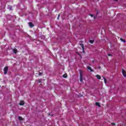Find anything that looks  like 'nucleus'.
<instances>
[{"mask_svg": "<svg viewBox=\"0 0 126 126\" xmlns=\"http://www.w3.org/2000/svg\"><path fill=\"white\" fill-rule=\"evenodd\" d=\"M90 43H91V44H93L94 43V40H90Z\"/></svg>", "mask_w": 126, "mask_h": 126, "instance_id": "dca6fc26", "label": "nucleus"}, {"mask_svg": "<svg viewBox=\"0 0 126 126\" xmlns=\"http://www.w3.org/2000/svg\"><path fill=\"white\" fill-rule=\"evenodd\" d=\"M80 46H81V47L83 50V53L84 54H85V51H84V45H83V44H82V43H81V44H80Z\"/></svg>", "mask_w": 126, "mask_h": 126, "instance_id": "7ed1b4c3", "label": "nucleus"}, {"mask_svg": "<svg viewBox=\"0 0 126 126\" xmlns=\"http://www.w3.org/2000/svg\"><path fill=\"white\" fill-rule=\"evenodd\" d=\"M94 18H95V17H94Z\"/></svg>", "mask_w": 126, "mask_h": 126, "instance_id": "b1692460", "label": "nucleus"}, {"mask_svg": "<svg viewBox=\"0 0 126 126\" xmlns=\"http://www.w3.org/2000/svg\"><path fill=\"white\" fill-rule=\"evenodd\" d=\"M4 74H6L7 73V71H8V67L7 66H5L4 69Z\"/></svg>", "mask_w": 126, "mask_h": 126, "instance_id": "f03ea898", "label": "nucleus"}, {"mask_svg": "<svg viewBox=\"0 0 126 126\" xmlns=\"http://www.w3.org/2000/svg\"><path fill=\"white\" fill-rule=\"evenodd\" d=\"M90 16H91L92 17H93V16H94V15L93 14H90Z\"/></svg>", "mask_w": 126, "mask_h": 126, "instance_id": "412c9836", "label": "nucleus"}, {"mask_svg": "<svg viewBox=\"0 0 126 126\" xmlns=\"http://www.w3.org/2000/svg\"><path fill=\"white\" fill-rule=\"evenodd\" d=\"M87 68L88 69H89V70H90V71H91L92 72H94V70L92 69V68L90 66H88Z\"/></svg>", "mask_w": 126, "mask_h": 126, "instance_id": "423d86ee", "label": "nucleus"}, {"mask_svg": "<svg viewBox=\"0 0 126 126\" xmlns=\"http://www.w3.org/2000/svg\"><path fill=\"white\" fill-rule=\"evenodd\" d=\"M121 41L124 42V43H126V40L124 39L123 38H120Z\"/></svg>", "mask_w": 126, "mask_h": 126, "instance_id": "2eb2a0df", "label": "nucleus"}, {"mask_svg": "<svg viewBox=\"0 0 126 126\" xmlns=\"http://www.w3.org/2000/svg\"><path fill=\"white\" fill-rule=\"evenodd\" d=\"M19 105H20V106H23L24 105V101L21 100L20 102L19 103Z\"/></svg>", "mask_w": 126, "mask_h": 126, "instance_id": "0eeeda50", "label": "nucleus"}, {"mask_svg": "<svg viewBox=\"0 0 126 126\" xmlns=\"http://www.w3.org/2000/svg\"><path fill=\"white\" fill-rule=\"evenodd\" d=\"M41 75H42V73L39 72L38 74H36L35 76L39 77V76H41Z\"/></svg>", "mask_w": 126, "mask_h": 126, "instance_id": "6e6552de", "label": "nucleus"}, {"mask_svg": "<svg viewBox=\"0 0 126 126\" xmlns=\"http://www.w3.org/2000/svg\"><path fill=\"white\" fill-rule=\"evenodd\" d=\"M63 77L64 78H67V74L66 73L64 74L63 75Z\"/></svg>", "mask_w": 126, "mask_h": 126, "instance_id": "9d476101", "label": "nucleus"}, {"mask_svg": "<svg viewBox=\"0 0 126 126\" xmlns=\"http://www.w3.org/2000/svg\"><path fill=\"white\" fill-rule=\"evenodd\" d=\"M108 57H112V54H108Z\"/></svg>", "mask_w": 126, "mask_h": 126, "instance_id": "6ab92c4d", "label": "nucleus"}, {"mask_svg": "<svg viewBox=\"0 0 126 126\" xmlns=\"http://www.w3.org/2000/svg\"><path fill=\"white\" fill-rule=\"evenodd\" d=\"M18 119H19V121H23V118L21 116H19Z\"/></svg>", "mask_w": 126, "mask_h": 126, "instance_id": "4468645a", "label": "nucleus"}, {"mask_svg": "<svg viewBox=\"0 0 126 126\" xmlns=\"http://www.w3.org/2000/svg\"><path fill=\"white\" fill-rule=\"evenodd\" d=\"M13 53L14 54H17V49L16 48H14L13 50Z\"/></svg>", "mask_w": 126, "mask_h": 126, "instance_id": "1a4fd4ad", "label": "nucleus"}, {"mask_svg": "<svg viewBox=\"0 0 126 126\" xmlns=\"http://www.w3.org/2000/svg\"><path fill=\"white\" fill-rule=\"evenodd\" d=\"M95 105L99 108L101 107V105H100V103L99 102H95Z\"/></svg>", "mask_w": 126, "mask_h": 126, "instance_id": "9b49d317", "label": "nucleus"}, {"mask_svg": "<svg viewBox=\"0 0 126 126\" xmlns=\"http://www.w3.org/2000/svg\"><path fill=\"white\" fill-rule=\"evenodd\" d=\"M80 72V81L82 82L83 81V74H82V70H79Z\"/></svg>", "mask_w": 126, "mask_h": 126, "instance_id": "f257e3e1", "label": "nucleus"}, {"mask_svg": "<svg viewBox=\"0 0 126 126\" xmlns=\"http://www.w3.org/2000/svg\"><path fill=\"white\" fill-rule=\"evenodd\" d=\"M116 0L117 1L118 0Z\"/></svg>", "mask_w": 126, "mask_h": 126, "instance_id": "5701e85b", "label": "nucleus"}, {"mask_svg": "<svg viewBox=\"0 0 126 126\" xmlns=\"http://www.w3.org/2000/svg\"><path fill=\"white\" fill-rule=\"evenodd\" d=\"M122 74L124 77H126V71L124 69H122Z\"/></svg>", "mask_w": 126, "mask_h": 126, "instance_id": "20e7f679", "label": "nucleus"}, {"mask_svg": "<svg viewBox=\"0 0 126 126\" xmlns=\"http://www.w3.org/2000/svg\"><path fill=\"white\" fill-rule=\"evenodd\" d=\"M37 81H38V82L39 83H41V82H42L41 79H38V80H37Z\"/></svg>", "mask_w": 126, "mask_h": 126, "instance_id": "a211bd4d", "label": "nucleus"}, {"mask_svg": "<svg viewBox=\"0 0 126 126\" xmlns=\"http://www.w3.org/2000/svg\"><path fill=\"white\" fill-rule=\"evenodd\" d=\"M59 18H60V14L58 15V17L57 18V19H59Z\"/></svg>", "mask_w": 126, "mask_h": 126, "instance_id": "4be33fe9", "label": "nucleus"}, {"mask_svg": "<svg viewBox=\"0 0 126 126\" xmlns=\"http://www.w3.org/2000/svg\"><path fill=\"white\" fill-rule=\"evenodd\" d=\"M29 25L31 28L34 27V24H33V23L31 22L29 23Z\"/></svg>", "mask_w": 126, "mask_h": 126, "instance_id": "39448f33", "label": "nucleus"}, {"mask_svg": "<svg viewBox=\"0 0 126 126\" xmlns=\"http://www.w3.org/2000/svg\"><path fill=\"white\" fill-rule=\"evenodd\" d=\"M111 125H112V126H116V124H115V123H112L111 124Z\"/></svg>", "mask_w": 126, "mask_h": 126, "instance_id": "aec40b11", "label": "nucleus"}, {"mask_svg": "<svg viewBox=\"0 0 126 126\" xmlns=\"http://www.w3.org/2000/svg\"><path fill=\"white\" fill-rule=\"evenodd\" d=\"M104 79V83H107V79H105V77H103Z\"/></svg>", "mask_w": 126, "mask_h": 126, "instance_id": "f3484780", "label": "nucleus"}, {"mask_svg": "<svg viewBox=\"0 0 126 126\" xmlns=\"http://www.w3.org/2000/svg\"><path fill=\"white\" fill-rule=\"evenodd\" d=\"M95 76L97 78V79H101V76L99 75H96Z\"/></svg>", "mask_w": 126, "mask_h": 126, "instance_id": "ddd939ff", "label": "nucleus"}, {"mask_svg": "<svg viewBox=\"0 0 126 126\" xmlns=\"http://www.w3.org/2000/svg\"><path fill=\"white\" fill-rule=\"evenodd\" d=\"M8 9H9V10H12V6H11L10 5L8 6Z\"/></svg>", "mask_w": 126, "mask_h": 126, "instance_id": "f8f14e48", "label": "nucleus"}]
</instances>
